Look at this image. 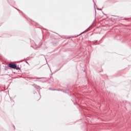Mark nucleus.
<instances>
[{"mask_svg":"<svg viewBox=\"0 0 131 131\" xmlns=\"http://www.w3.org/2000/svg\"><path fill=\"white\" fill-rule=\"evenodd\" d=\"M9 66L10 68H12V69H16L17 68V66L14 63H9Z\"/></svg>","mask_w":131,"mask_h":131,"instance_id":"1","label":"nucleus"}]
</instances>
